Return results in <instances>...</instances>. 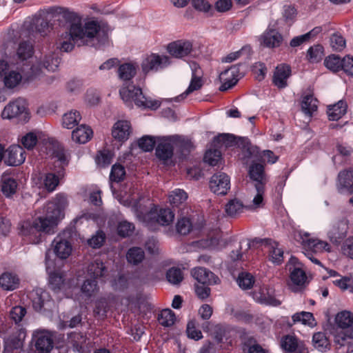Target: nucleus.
<instances>
[{"instance_id": "nucleus-1", "label": "nucleus", "mask_w": 353, "mask_h": 353, "mask_svg": "<svg viewBox=\"0 0 353 353\" xmlns=\"http://www.w3.org/2000/svg\"><path fill=\"white\" fill-rule=\"evenodd\" d=\"M52 15L57 13H51ZM72 20L68 31L62 33L57 41V48L63 52H70L74 47L75 41L83 39L96 38L99 43L103 44L108 40V28L101 26L94 21H88L83 26L80 18L76 13H61Z\"/></svg>"}, {"instance_id": "nucleus-2", "label": "nucleus", "mask_w": 353, "mask_h": 353, "mask_svg": "<svg viewBox=\"0 0 353 353\" xmlns=\"http://www.w3.org/2000/svg\"><path fill=\"white\" fill-rule=\"evenodd\" d=\"M48 209L54 210L51 216H41L34 219L32 221H25L21 227L20 233L27 237L28 241L34 244L41 241L42 234H53L56 227V218L59 212L54 210L52 204H50ZM52 212V211H50Z\"/></svg>"}, {"instance_id": "nucleus-3", "label": "nucleus", "mask_w": 353, "mask_h": 353, "mask_svg": "<svg viewBox=\"0 0 353 353\" xmlns=\"http://www.w3.org/2000/svg\"><path fill=\"white\" fill-rule=\"evenodd\" d=\"M37 74L34 68L28 63L10 61L9 63L4 60H0V78L2 79L4 86L13 89L22 81L26 82L32 79Z\"/></svg>"}, {"instance_id": "nucleus-4", "label": "nucleus", "mask_w": 353, "mask_h": 353, "mask_svg": "<svg viewBox=\"0 0 353 353\" xmlns=\"http://www.w3.org/2000/svg\"><path fill=\"white\" fill-rule=\"evenodd\" d=\"M47 148L54 161V168L52 170L54 173L46 174L43 184L48 192H52L58 186L59 179L64 176V168L68 165L69 158L63 146L57 141H50Z\"/></svg>"}, {"instance_id": "nucleus-5", "label": "nucleus", "mask_w": 353, "mask_h": 353, "mask_svg": "<svg viewBox=\"0 0 353 353\" xmlns=\"http://www.w3.org/2000/svg\"><path fill=\"white\" fill-rule=\"evenodd\" d=\"M336 323L342 330L334 334V343L338 350L346 347V351L340 353L353 352V314L349 311L339 312L335 319Z\"/></svg>"}, {"instance_id": "nucleus-6", "label": "nucleus", "mask_w": 353, "mask_h": 353, "mask_svg": "<svg viewBox=\"0 0 353 353\" xmlns=\"http://www.w3.org/2000/svg\"><path fill=\"white\" fill-rule=\"evenodd\" d=\"M248 174L252 180L251 184L254 187L256 192L253 198L252 207L253 208H262L264 205L263 196L267 183L263 165L252 163L249 168Z\"/></svg>"}, {"instance_id": "nucleus-7", "label": "nucleus", "mask_w": 353, "mask_h": 353, "mask_svg": "<svg viewBox=\"0 0 353 353\" xmlns=\"http://www.w3.org/2000/svg\"><path fill=\"white\" fill-rule=\"evenodd\" d=\"M119 94L123 101L129 105H131L132 101L140 108H148L152 110H157L161 105L159 101L148 99L143 94L140 88H137L132 84L127 86L123 85L120 89Z\"/></svg>"}, {"instance_id": "nucleus-8", "label": "nucleus", "mask_w": 353, "mask_h": 353, "mask_svg": "<svg viewBox=\"0 0 353 353\" xmlns=\"http://www.w3.org/2000/svg\"><path fill=\"white\" fill-rule=\"evenodd\" d=\"M132 208L140 219L143 217L145 220V216H147L148 219H152L154 217V212L152 211V208L148 212L146 210L138 208V202H134ZM154 217L159 224L161 225H169L174 221V214L169 208L160 209L157 212V216Z\"/></svg>"}, {"instance_id": "nucleus-9", "label": "nucleus", "mask_w": 353, "mask_h": 353, "mask_svg": "<svg viewBox=\"0 0 353 353\" xmlns=\"http://www.w3.org/2000/svg\"><path fill=\"white\" fill-rule=\"evenodd\" d=\"M303 252H312L313 254L322 253L324 251L330 252V245L326 242L318 239L310 238V234L307 232H299Z\"/></svg>"}, {"instance_id": "nucleus-10", "label": "nucleus", "mask_w": 353, "mask_h": 353, "mask_svg": "<svg viewBox=\"0 0 353 353\" xmlns=\"http://www.w3.org/2000/svg\"><path fill=\"white\" fill-rule=\"evenodd\" d=\"M170 59L168 56H160L157 54H151L147 56L141 63L143 72L146 74L150 71H157L170 64Z\"/></svg>"}, {"instance_id": "nucleus-11", "label": "nucleus", "mask_w": 353, "mask_h": 353, "mask_svg": "<svg viewBox=\"0 0 353 353\" xmlns=\"http://www.w3.org/2000/svg\"><path fill=\"white\" fill-rule=\"evenodd\" d=\"M175 146L172 140V136L163 137L159 141L156 148V155L164 163L168 164L173 156Z\"/></svg>"}, {"instance_id": "nucleus-12", "label": "nucleus", "mask_w": 353, "mask_h": 353, "mask_svg": "<svg viewBox=\"0 0 353 353\" xmlns=\"http://www.w3.org/2000/svg\"><path fill=\"white\" fill-rule=\"evenodd\" d=\"M190 67L192 70V79L190 83L187 90L183 94L176 97V101H177L185 99L192 92L199 90L203 85L202 79L203 72L199 64L193 62L191 63Z\"/></svg>"}, {"instance_id": "nucleus-13", "label": "nucleus", "mask_w": 353, "mask_h": 353, "mask_svg": "<svg viewBox=\"0 0 353 353\" xmlns=\"http://www.w3.org/2000/svg\"><path fill=\"white\" fill-rule=\"evenodd\" d=\"M348 230V221L342 219L333 222L327 232L330 241L336 245H339L347 235Z\"/></svg>"}, {"instance_id": "nucleus-14", "label": "nucleus", "mask_w": 353, "mask_h": 353, "mask_svg": "<svg viewBox=\"0 0 353 353\" xmlns=\"http://www.w3.org/2000/svg\"><path fill=\"white\" fill-rule=\"evenodd\" d=\"M210 190L217 195H225L230 188L229 176L223 172L214 174L210 179Z\"/></svg>"}, {"instance_id": "nucleus-15", "label": "nucleus", "mask_w": 353, "mask_h": 353, "mask_svg": "<svg viewBox=\"0 0 353 353\" xmlns=\"http://www.w3.org/2000/svg\"><path fill=\"white\" fill-rule=\"evenodd\" d=\"M70 237V234L69 232H63L54 239V251L60 259H64L68 258L72 252V245L69 241Z\"/></svg>"}, {"instance_id": "nucleus-16", "label": "nucleus", "mask_w": 353, "mask_h": 353, "mask_svg": "<svg viewBox=\"0 0 353 353\" xmlns=\"http://www.w3.org/2000/svg\"><path fill=\"white\" fill-rule=\"evenodd\" d=\"M336 186L341 194H353V168L345 169L339 172Z\"/></svg>"}, {"instance_id": "nucleus-17", "label": "nucleus", "mask_w": 353, "mask_h": 353, "mask_svg": "<svg viewBox=\"0 0 353 353\" xmlns=\"http://www.w3.org/2000/svg\"><path fill=\"white\" fill-rule=\"evenodd\" d=\"M253 299L258 303L278 306L281 302L274 297V290L267 285L261 286L252 292Z\"/></svg>"}, {"instance_id": "nucleus-18", "label": "nucleus", "mask_w": 353, "mask_h": 353, "mask_svg": "<svg viewBox=\"0 0 353 353\" xmlns=\"http://www.w3.org/2000/svg\"><path fill=\"white\" fill-rule=\"evenodd\" d=\"M25 151L19 145H10L5 152L4 161L8 165L17 166L23 163L26 159Z\"/></svg>"}, {"instance_id": "nucleus-19", "label": "nucleus", "mask_w": 353, "mask_h": 353, "mask_svg": "<svg viewBox=\"0 0 353 353\" xmlns=\"http://www.w3.org/2000/svg\"><path fill=\"white\" fill-rule=\"evenodd\" d=\"M239 74V65H236L222 72L219 75L220 81L222 82L219 90L221 91H225L236 85L238 81Z\"/></svg>"}, {"instance_id": "nucleus-20", "label": "nucleus", "mask_w": 353, "mask_h": 353, "mask_svg": "<svg viewBox=\"0 0 353 353\" xmlns=\"http://www.w3.org/2000/svg\"><path fill=\"white\" fill-rule=\"evenodd\" d=\"M192 50V45L188 41L178 40L168 45V52L174 57L181 59L188 56Z\"/></svg>"}, {"instance_id": "nucleus-21", "label": "nucleus", "mask_w": 353, "mask_h": 353, "mask_svg": "<svg viewBox=\"0 0 353 353\" xmlns=\"http://www.w3.org/2000/svg\"><path fill=\"white\" fill-rule=\"evenodd\" d=\"M26 102L21 99L10 102L3 110L1 117L3 119H12L25 112Z\"/></svg>"}, {"instance_id": "nucleus-22", "label": "nucleus", "mask_w": 353, "mask_h": 353, "mask_svg": "<svg viewBox=\"0 0 353 353\" xmlns=\"http://www.w3.org/2000/svg\"><path fill=\"white\" fill-rule=\"evenodd\" d=\"M191 274L194 279L203 285L216 284L219 281L213 272L205 268H194L192 270Z\"/></svg>"}, {"instance_id": "nucleus-23", "label": "nucleus", "mask_w": 353, "mask_h": 353, "mask_svg": "<svg viewBox=\"0 0 353 353\" xmlns=\"http://www.w3.org/2000/svg\"><path fill=\"white\" fill-rule=\"evenodd\" d=\"M281 347L286 353H307V350L302 341L290 335L283 338Z\"/></svg>"}, {"instance_id": "nucleus-24", "label": "nucleus", "mask_w": 353, "mask_h": 353, "mask_svg": "<svg viewBox=\"0 0 353 353\" xmlns=\"http://www.w3.org/2000/svg\"><path fill=\"white\" fill-rule=\"evenodd\" d=\"M261 45L269 48L279 47L283 41L282 35L274 29L267 30L260 37Z\"/></svg>"}, {"instance_id": "nucleus-25", "label": "nucleus", "mask_w": 353, "mask_h": 353, "mask_svg": "<svg viewBox=\"0 0 353 353\" xmlns=\"http://www.w3.org/2000/svg\"><path fill=\"white\" fill-rule=\"evenodd\" d=\"M32 44L29 41H22L19 45L16 55L10 61L18 62L20 65L23 63L30 64L28 59L32 57Z\"/></svg>"}, {"instance_id": "nucleus-26", "label": "nucleus", "mask_w": 353, "mask_h": 353, "mask_svg": "<svg viewBox=\"0 0 353 353\" xmlns=\"http://www.w3.org/2000/svg\"><path fill=\"white\" fill-rule=\"evenodd\" d=\"M53 347L54 341L50 336L41 333L35 336L34 353H50Z\"/></svg>"}, {"instance_id": "nucleus-27", "label": "nucleus", "mask_w": 353, "mask_h": 353, "mask_svg": "<svg viewBox=\"0 0 353 353\" xmlns=\"http://www.w3.org/2000/svg\"><path fill=\"white\" fill-rule=\"evenodd\" d=\"M291 70L287 65H279L276 68L273 77V83L279 88L287 86V79L290 76Z\"/></svg>"}, {"instance_id": "nucleus-28", "label": "nucleus", "mask_w": 353, "mask_h": 353, "mask_svg": "<svg viewBox=\"0 0 353 353\" xmlns=\"http://www.w3.org/2000/svg\"><path fill=\"white\" fill-rule=\"evenodd\" d=\"M130 134V124L127 121H119L113 126L112 137L119 141H126Z\"/></svg>"}, {"instance_id": "nucleus-29", "label": "nucleus", "mask_w": 353, "mask_h": 353, "mask_svg": "<svg viewBox=\"0 0 353 353\" xmlns=\"http://www.w3.org/2000/svg\"><path fill=\"white\" fill-rule=\"evenodd\" d=\"M49 28V23L47 19L43 17H39L34 18L28 26V30L30 32V36H35L36 34H39L41 36H44L46 30Z\"/></svg>"}, {"instance_id": "nucleus-30", "label": "nucleus", "mask_w": 353, "mask_h": 353, "mask_svg": "<svg viewBox=\"0 0 353 353\" xmlns=\"http://www.w3.org/2000/svg\"><path fill=\"white\" fill-rule=\"evenodd\" d=\"M264 241L265 243V248L269 252L270 260L274 263H281L283 261V251L278 248V243L270 239H266Z\"/></svg>"}, {"instance_id": "nucleus-31", "label": "nucleus", "mask_w": 353, "mask_h": 353, "mask_svg": "<svg viewBox=\"0 0 353 353\" xmlns=\"http://www.w3.org/2000/svg\"><path fill=\"white\" fill-rule=\"evenodd\" d=\"M92 135V130L89 126L81 125L72 131V139L77 143L83 144L90 140Z\"/></svg>"}, {"instance_id": "nucleus-32", "label": "nucleus", "mask_w": 353, "mask_h": 353, "mask_svg": "<svg viewBox=\"0 0 353 353\" xmlns=\"http://www.w3.org/2000/svg\"><path fill=\"white\" fill-rule=\"evenodd\" d=\"M139 65L136 63H125L118 68L119 78L124 81H130L137 74Z\"/></svg>"}, {"instance_id": "nucleus-33", "label": "nucleus", "mask_w": 353, "mask_h": 353, "mask_svg": "<svg viewBox=\"0 0 353 353\" xmlns=\"http://www.w3.org/2000/svg\"><path fill=\"white\" fill-rule=\"evenodd\" d=\"M50 204H52L54 207V210H58L59 215L56 218V225H57L58 221L61 216L62 214V210L67 205V198L63 194H57L54 201L53 202H49L46 204L45 206V212H46V216H51L50 214H53L52 212H54V210H52L48 209V207Z\"/></svg>"}, {"instance_id": "nucleus-34", "label": "nucleus", "mask_w": 353, "mask_h": 353, "mask_svg": "<svg viewBox=\"0 0 353 353\" xmlns=\"http://www.w3.org/2000/svg\"><path fill=\"white\" fill-rule=\"evenodd\" d=\"M307 276L305 272L300 268L295 267L290 272V280L292 285H290L291 290L296 292L299 287L304 285Z\"/></svg>"}, {"instance_id": "nucleus-35", "label": "nucleus", "mask_w": 353, "mask_h": 353, "mask_svg": "<svg viewBox=\"0 0 353 353\" xmlns=\"http://www.w3.org/2000/svg\"><path fill=\"white\" fill-rule=\"evenodd\" d=\"M347 104L343 101H339L334 105L327 107V114L330 120L337 121L341 119L347 111Z\"/></svg>"}, {"instance_id": "nucleus-36", "label": "nucleus", "mask_w": 353, "mask_h": 353, "mask_svg": "<svg viewBox=\"0 0 353 353\" xmlns=\"http://www.w3.org/2000/svg\"><path fill=\"white\" fill-rule=\"evenodd\" d=\"M19 285V279L14 274L6 272L0 276V285L5 290H14Z\"/></svg>"}, {"instance_id": "nucleus-37", "label": "nucleus", "mask_w": 353, "mask_h": 353, "mask_svg": "<svg viewBox=\"0 0 353 353\" xmlns=\"http://www.w3.org/2000/svg\"><path fill=\"white\" fill-rule=\"evenodd\" d=\"M106 272L105 267L99 259L94 260L88 267V274L93 280L103 277Z\"/></svg>"}, {"instance_id": "nucleus-38", "label": "nucleus", "mask_w": 353, "mask_h": 353, "mask_svg": "<svg viewBox=\"0 0 353 353\" xmlns=\"http://www.w3.org/2000/svg\"><path fill=\"white\" fill-rule=\"evenodd\" d=\"M17 181L8 176H3L1 180V189L6 197H10L16 193L17 189Z\"/></svg>"}, {"instance_id": "nucleus-39", "label": "nucleus", "mask_w": 353, "mask_h": 353, "mask_svg": "<svg viewBox=\"0 0 353 353\" xmlns=\"http://www.w3.org/2000/svg\"><path fill=\"white\" fill-rule=\"evenodd\" d=\"M81 116L79 112L77 110H71L65 113L62 117L63 127L72 129L81 121Z\"/></svg>"}, {"instance_id": "nucleus-40", "label": "nucleus", "mask_w": 353, "mask_h": 353, "mask_svg": "<svg viewBox=\"0 0 353 353\" xmlns=\"http://www.w3.org/2000/svg\"><path fill=\"white\" fill-rule=\"evenodd\" d=\"M145 258L143 250L139 247H132L128 250L126 259L129 263L138 265L143 261Z\"/></svg>"}, {"instance_id": "nucleus-41", "label": "nucleus", "mask_w": 353, "mask_h": 353, "mask_svg": "<svg viewBox=\"0 0 353 353\" xmlns=\"http://www.w3.org/2000/svg\"><path fill=\"white\" fill-rule=\"evenodd\" d=\"M301 109L305 114L311 116L317 110V100L310 94L303 97Z\"/></svg>"}, {"instance_id": "nucleus-42", "label": "nucleus", "mask_w": 353, "mask_h": 353, "mask_svg": "<svg viewBox=\"0 0 353 353\" xmlns=\"http://www.w3.org/2000/svg\"><path fill=\"white\" fill-rule=\"evenodd\" d=\"M293 323L301 322L303 325H307L313 327L316 325L314 318L311 312H301L294 314L292 316Z\"/></svg>"}, {"instance_id": "nucleus-43", "label": "nucleus", "mask_w": 353, "mask_h": 353, "mask_svg": "<svg viewBox=\"0 0 353 353\" xmlns=\"http://www.w3.org/2000/svg\"><path fill=\"white\" fill-rule=\"evenodd\" d=\"M313 345L321 352H325L329 348L330 343L323 332H316L312 337Z\"/></svg>"}, {"instance_id": "nucleus-44", "label": "nucleus", "mask_w": 353, "mask_h": 353, "mask_svg": "<svg viewBox=\"0 0 353 353\" xmlns=\"http://www.w3.org/2000/svg\"><path fill=\"white\" fill-rule=\"evenodd\" d=\"M175 320V314L170 309L163 310L158 316L159 323L164 327L172 325Z\"/></svg>"}, {"instance_id": "nucleus-45", "label": "nucleus", "mask_w": 353, "mask_h": 353, "mask_svg": "<svg viewBox=\"0 0 353 353\" xmlns=\"http://www.w3.org/2000/svg\"><path fill=\"white\" fill-rule=\"evenodd\" d=\"M324 64L327 69L337 72L342 70L343 59H341L339 55L332 54L325 59Z\"/></svg>"}, {"instance_id": "nucleus-46", "label": "nucleus", "mask_w": 353, "mask_h": 353, "mask_svg": "<svg viewBox=\"0 0 353 353\" xmlns=\"http://www.w3.org/2000/svg\"><path fill=\"white\" fill-rule=\"evenodd\" d=\"M255 282L254 277L249 272H243L239 274L237 283L243 290H248L253 287Z\"/></svg>"}, {"instance_id": "nucleus-47", "label": "nucleus", "mask_w": 353, "mask_h": 353, "mask_svg": "<svg viewBox=\"0 0 353 353\" xmlns=\"http://www.w3.org/2000/svg\"><path fill=\"white\" fill-rule=\"evenodd\" d=\"M235 137L230 134H221L215 137L213 139V145L215 147H230L235 143Z\"/></svg>"}, {"instance_id": "nucleus-48", "label": "nucleus", "mask_w": 353, "mask_h": 353, "mask_svg": "<svg viewBox=\"0 0 353 353\" xmlns=\"http://www.w3.org/2000/svg\"><path fill=\"white\" fill-rule=\"evenodd\" d=\"M186 332L188 338L195 341L200 340L203 338L201 331L198 327V323L195 319L188 321L186 327Z\"/></svg>"}, {"instance_id": "nucleus-49", "label": "nucleus", "mask_w": 353, "mask_h": 353, "mask_svg": "<svg viewBox=\"0 0 353 353\" xmlns=\"http://www.w3.org/2000/svg\"><path fill=\"white\" fill-rule=\"evenodd\" d=\"M86 336L82 333H72L70 335V342L74 349L81 352L83 351V347L86 342Z\"/></svg>"}, {"instance_id": "nucleus-50", "label": "nucleus", "mask_w": 353, "mask_h": 353, "mask_svg": "<svg viewBox=\"0 0 353 353\" xmlns=\"http://www.w3.org/2000/svg\"><path fill=\"white\" fill-rule=\"evenodd\" d=\"M243 208V203L238 199L230 200L225 207L226 214L231 216H235L242 212Z\"/></svg>"}, {"instance_id": "nucleus-51", "label": "nucleus", "mask_w": 353, "mask_h": 353, "mask_svg": "<svg viewBox=\"0 0 353 353\" xmlns=\"http://www.w3.org/2000/svg\"><path fill=\"white\" fill-rule=\"evenodd\" d=\"M166 278L171 284L178 285L183 281V274L180 268H172L167 271Z\"/></svg>"}, {"instance_id": "nucleus-52", "label": "nucleus", "mask_w": 353, "mask_h": 353, "mask_svg": "<svg viewBox=\"0 0 353 353\" xmlns=\"http://www.w3.org/2000/svg\"><path fill=\"white\" fill-rule=\"evenodd\" d=\"M125 176V168L119 163H116L112 166L110 174V180L111 182H120L123 181Z\"/></svg>"}, {"instance_id": "nucleus-53", "label": "nucleus", "mask_w": 353, "mask_h": 353, "mask_svg": "<svg viewBox=\"0 0 353 353\" xmlns=\"http://www.w3.org/2000/svg\"><path fill=\"white\" fill-rule=\"evenodd\" d=\"M60 63V59L55 54H49L45 57L41 62L43 68L48 71L54 72Z\"/></svg>"}, {"instance_id": "nucleus-54", "label": "nucleus", "mask_w": 353, "mask_h": 353, "mask_svg": "<svg viewBox=\"0 0 353 353\" xmlns=\"http://www.w3.org/2000/svg\"><path fill=\"white\" fill-rule=\"evenodd\" d=\"M81 290L85 296L90 297L99 290L97 282L93 279H86L81 285Z\"/></svg>"}, {"instance_id": "nucleus-55", "label": "nucleus", "mask_w": 353, "mask_h": 353, "mask_svg": "<svg viewBox=\"0 0 353 353\" xmlns=\"http://www.w3.org/2000/svg\"><path fill=\"white\" fill-rule=\"evenodd\" d=\"M172 140L175 148H179L182 152H190L193 148L192 142L179 135H172Z\"/></svg>"}, {"instance_id": "nucleus-56", "label": "nucleus", "mask_w": 353, "mask_h": 353, "mask_svg": "<svg viewBox=\"0 0 353 353\" xmlns=\"http://www.w3.org/2000/svg\"><path fill=\"white\" fill-rule=\"evenodd\" d=\"M330 46L334 51H342L346 46L345 39L338 33L332 34L330 39Z\"/></svg>"}, {"instance_id": "nucleus-57", "label": "nucleus", "mask_w": 353, "mask_h": 353, "mask_svg": "<svg viewBox=\"0 0 353 353\" xmlns=\"http://www.w3.org/2000/svg\"><path fill=\"white\" fill-rule=\"evenodd\" d=\"M188 198L186 192L181 189H176L171 192L169 195V200L172 205L177 206L183 203Z\"/></svg>"}, {"instance_id": "nucleus-58", "label": "nucleus", "mask_w": 353, "mask_h": 353, "mask_svg": "<svg viewBox=\"0 0 353 353\" xmlns=\"http://www.w3.org/2000/svg\"><path fill=\"white\" fill-rule=\"evenodd\" d=\"M323 55V48L321 45L310 47L307 50V57L310 62L320 61Z\"/></svg>"}, {"instance_id": "nucleus-59", "label": "nucleus", "mask_w": 353, "mask_h": 353, "mask_svg": "<svg viewBox=\"0 0 353 353\" xmlns=\"http://www.w3.org/2000/svg\"><path fill=\"white\" fill-rule=\"evenodd\" d=\"M64 279L62 274L59 272H52L49 276L50 287L54 291L59 290L63 285Z\"/></svg>"}, {"instance_id": "nucleus-60", "label": "nucleus", "mask_w": 353, "mask_h": 353, "mask_svg": "<svg viewBox=\"0 0 353 353\" xmlns=\"http://www.w3.org/2000/svg\"><path fill=\"white\" fill-rule=\"evenodd\" d=\"M192 5L194 9L199 12L210 15L212 14V7L207 0H192Z\"/></svg>"}, {"instance_id": "nucleus-61", "label": "nucleus", "mask_w": 353, "mask_h": 353, "mask_svg": "<svg viewBox=\"0 0 353 353\" xmlns=\"http://www.w3.org/2000/svg\"><path fill=\"white\" fill-rule=\"evenodd\" d=\"M192 227L190 219L185 217L179 219L176 225L177 232L182 235L188 234L191 231Z\"/></svg>"}, {"instance_id": "nucleus-62", "label": "nucleus", "mask_w": 353, "mask_h": 353, "mask_svg": "<svg viewBox=\"0 0 353 353\" xmlns=\"http://www.w3.org/2000/svg\"><path fill=\"white\" fill-rule=\"evenodd\" d=\"M221 158V152L218 149L209 150L204 155V161L212 166L216 165Z\"/></svg>"}, {"instance_id": "nucleus-63", "label": "nucleus", "mask_w": 353, "mask_h": 353, "mask_svg": "<svg viewBox=\"0 0 353 353\" xmlns=\"http://www.w3.org/2000/svg\"><path fill=\"white\" fill-rule=\"evenodd\" d=\"M26 314V309L24 307L17 305L10 310L9 312L10 317L15 323H19L23 319Z\"/></svg>"}, {"instance_id": "nucleus-64", "label": "nucleus", "mask_w": 353, "mask_h": 353, "mask_svg": "<svg viewBox=\"0 0 353 353\" xmlns=\"http://www.w3.org/2000/svg\"><path fill=\"white\" fill-rule=\"evenodd\" d=\"M134 230V226L132 223L126 221H121L119 223L117 231L119 235L125 237L131 235Z\"/></svg>"}]
</instances>
